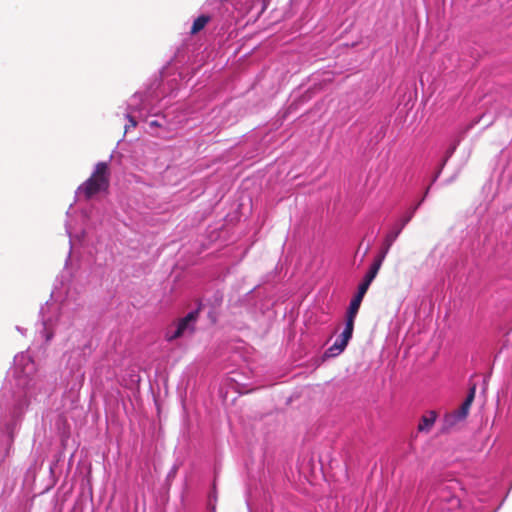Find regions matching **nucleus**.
Masks as SVG:
<instances>
[{"mask_svg": "<svg viewBox=\"0 0 512 512\" xmlns=\"http://www.w3.org/2000/svg\"><path fill=\"white\" fill-rule=\"evenodd\" d=\"M365 294L361 291H357L356 295L353 297V299L350 302L349 308L347 310L346 314V320L355 321L356 315L358 313V310L360 308L361 302L364 298Z\"/></svg>", "mask_w": 512, "mask_h": 512, "instance_id": "obj_7", "label": "nucleus"}, {"mask_svg": "<svg viewBox=\"0 0 512 512\" xmlns=\"http://www.w3.org/2000/svg\"><path fill=\"white\" fill-rule=\"evenodd\" d=\"M129 121L132 127H135L137 125V122L132 117H129Z\"/></svg>", "mask_w": 512, "mask_h": 512, "instance_id": "obj_10", "label": "nucleus"}, {"mask_svg": "<svg viewBox=\"0 0 512 512\" xmlns=\"http://www.w3.org/2000/svg\"><path fill=\"white\" fill-rule=\"evenodd\" d=\"M110 176L109 163L98 162L91 176L79 186L78 191L82 193L86 199H91L96 194L108 190Z\"/></svg>", "mask_w": 512, "mask_h": 512, "instance_id": "obj_1", "label": "nucleus"}, {"mask_svg": "<svg viewBox=\"0 0 512 512\" xmlns=\"http://www.w3.org/2000/svg\"><path fill=\"white\" fill-rule=\"evenodd\" d=\"M476 394V384H473L470 389L469 393L465 399V401L462 403V405L459 407V409L455 412V417L457 420L465 419L469 413V409L474 401Z\"/></svg>", "mask_w": 512, "mask_h": 512, "instance_id": "obj_6", "label": "nucleus"}, {"mask_svg": "<svg viewBox=\"0 0 512 512\" xmlns=\"http://www.w3.org/2000/svg\"><path fill=\"white\" fill-rule=\"evenodd\" d=\"M383 261H384V258H382L381 256L377 255L375 257L372 265L369 268V271L367 272V274L365 275V277L363 279V282L358 286L359 291L366 294L370 284L377 276V274L382 266Z\"/></svg>", "mask_w": 512, "mask_h": 512, "instance_id": "obj_5", "label": "nucleus"}, {"mask_svg": "<svg viewBox=\"0 0 512 512\" xmlns=\"http://www.w3.org/2000/svg\"><path fill=\"white\" fill-rule=\"evenodd\" d=\"M436 418L437 414L435 411H429L428 413L423 415L418 424V431L428 433L432 429L436 421Z\"/></svg>", "mask_w": 512, "mask_h": 512, "instance_id": "obj_8", "label": "nucleus"}, {"mask_svg": "<svg viewBox=\"0 0 512 512\" xmlns=\"http://www.w3.org/2000/svg\"><path fill=\"white\" fill-rule=\"evenodd\" d=\"M210 20H211V17L209 15L198 16L192 24L190 33L192 35L199 33L201 30H203L205 28V26L209 23Z\"/></svg>", "mask_w": 512, "mask_h": 512, "instance_id": "obj_9", "label": "nucleus"}, {"mask_svg": "<svg viewBox=\"0 0 512 512\" xmlns=\"http://www.w3.org/2000/svg\"><path fill=\"white\" fill-rule=\"evenodd\" d=\"M413 217V212H409L407 215H405L398 224H396L391 231H389L381 245V248L377 255L381 256L382 258H386L387 254L389 253L393 243L396 241L400 233L402 232L403 228L406 226L408 222Z\"/></svg>", "mask_w": 512, "mask_h": 512, "instance_id": "obj_2", "label": "nucleus"}, {"mask_svg": "<svg viewBox=\"0 0 512 512\" xmlns=\"http://www.w3.org/2000/svg\"><path fill=\"white\" fill-rule=\"evenodd\" d=\"M418 206H420V203H417V205L410 211V212H415V210L418 208Z\"/></svg>", "mask_w": 512, "mask_h": 512, "instance_id": "obj_11", "label": "nucleus"}, {"mask_svg": "<svg viewBox=\"0 0 512 512\" xmlns=\"http://www.w3.org/2000/svg\"><path fill=\"white\" fill-rule=\"evenodd\" d=\"M354 329V322L346 320V326L340 338L335 341V343L329 348L331 355H337L341 353L347 346L349 340L352 337Z\"/></svg>", "mask_w": 512, "mask_h": 512, "instance_id": "obj_4", "label": "nucleus"}, {"mask_svg": "<svg viewBox=\"0 0 512 512\" xmlns=\"http://www.w3.org/2000/svg\"><path fill=\"white\" fill-rule=\"evenodd\" d=\"M198 317L197 311H192L188 313L184 318L179 320L177 323L176 329L173 333L169 331L166 334V339L168 341H173L181 336H183L186 332L192 333L194 331L193 323H195Z\"/></svg>", "mask_w": 512, "mask_h": 512, "instance_id": "obj_3", "label": "nucleus"}]
</instances>
